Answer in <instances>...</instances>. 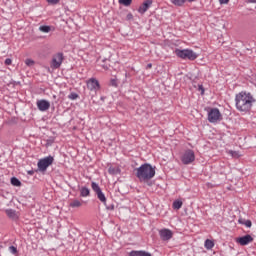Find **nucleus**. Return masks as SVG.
<instances>
[{"label":"nucleus","mask_w":256,"mask_h":256,"mask_svg":"<svg viewBox=\"0 0 256 256\" xmlns=\"http://www.w3.org/2000/svg\"><path fill=\"white\" fill-rule=\"evenodd\" d=\"M108 173H109L110 175H117V174L119 173V169H117V168H115V167H110V168L108 169Z\"/></svg>","instance_id":"nucleus-26"},{"label":"nucleus","mask_w":256,"mask_h":256,"mask_svg":"<svg viewBox=\"0 0 256 256\" xmlns=\"http://www.w3.org/2000/svg\"><path fill=\"white\" fill-rule=\"evenodd\" d=\"M110 85H111V87H118L119 80L117 79V77L111 78Z\"/></svg>","instance_id":"nucleus-25"},{"label":"nucleus","mask_w":256,"mask_h":256,"mask_svg":"<svg viewBox=\"0 0 256 256\" xmlns=\"http://www.w3.org/2000/svg\"><path fill=\"white\" fill-rule=\"evenodd\" d=\"M237 243L242 246L249 245V243H253V238L251 235L247 234L237 239Z\"/></svg>","instance_id":"nucleus-12"},{"label":"nucleus","mask_w":256,"mask_h":256,"mask_svg":"<svg viewBox=\"0 0 256 256\" xmlns=\"http://www.w3.org/2000/svg\"><path fill=\"white\" fill-rule=\"evenodd\" d=\"M133 17V15L130 14V18Z\"/></svg>","instance_id":"nucleus-43"},{"label":"nucleus","mask_w":256,"mask_h":256,"mask_svg":"<svg viewBox=\"0 0 256 256\" xmlns=\"http://www.w3.org/2000/svg\"><path fill=\"white\" fill-rule=\"evenodd\" d=\"M175 53L180 59H188L189 61H195L198 57L197 53L191 49H176Z\"/></svg>","instance_id":"nucleus-3"},{"label":"nucleus","mask_w":256,"mask_h":256,"mask_svg":"<svg viewBox=\"0 0 256 256\" xmlns=\"http://www.w3.org/2000/svg\"><path fill=\"white\" fill-rule=\"evenodd\" d=\"M5 213L9 219H12L13 221H17L19 219V215H17V211L13 209H6Z\"/></svg>","instance_id":"nucleus-14"},{"label":"nucleus","mask_w":256,"mask_h":256,"mask_svg":"<svg viewBox=\"0 0 256 256\" xmlns=\"http://www.w3.org/2000/svg\"><path fill=\"white\" fill-rule=\"evenodd\" d=\"M147 253L146 251H131L129 256H147Z\"/></svg>","instance_id":"nucleus-18"},{"label":"nucleus","mask_w":256,"mask_h":256,"mask_svg":"<svg viewBox=\"0 0 256 256\" xmlns=\"http://www.w3.org/2000/svg\"><path fill=\"white\" fill-rule=\"evenodd\" d=\"M89 195H91V190H89V188L87 187H82L80 189V196L81 197H89Z\"/></svg>","instance_id":"nucleus-16"},{"label":"nucleus","mask_w":256,"mask_h":256,"mask_svg":"<svg viewBox=\"0 0 256 256\" xmlns=\"http://www.w3.org/2000/svg\"><path fill=\"white\" fill-rule=\"evenodd\" d=\"M248 3H256V0H248Z\"/></svg>","instance_id":"nucleus-37"},{"label":"nucleus","mask_w":256,"mask_h":256,"mask_svg":"<svg viewBox=\"0 0 256 256\" xmlns=\"http://www.w3.org/2000/svg\"><path fill=\"white\" fill-rule=\"evenodd\" d=\"M151 67H153V64L149 63L147 64L146 69H151Z\"/></svg>","instance_id":"nucleus-36"},{"label":"nucleus","mask_w":256,"mask_h":256,"mask_svg":"<svg viewBox=\"0 0 256 256\" xmlns=\"http://www.w3.org/2000/svg\"><path fill=\"white\" fill-rule=\"evenodd\" d=\"M48 3H51L52 5H57L59 3V0H47Z\"/></svg>","instance_id":"nucleus-31"},{"label":"nucleus","mask_w":256,"mask_h":256,"mask_svg":"<svg viewBox=\"0 0 256 256\" xmlns=\"http://www.w3.org/2000/svg\"><path fill=\"white\" fill-rule=\"evenodd\" d=\"M36 105H37L39 111H42V112L49 111V109L51 108V102H49L48 100H45V99L38 100L36 102Z\"/></svg>","instance_id":"nucleus-11"},{"label":"nucleus","mask_w":256,"mask_h":256,"mask_svg":"<svg viewBox=\"0 0 256 256\" xmlns=\"http://www.w3.org/2000/svg\"><path fill=\"white\" fill-rule=\"evenodd\" d=\"M8 251L11 253V255L17 256V253H19V251L17 250V247L15 246H9Z\"/></svg>","instance_id":"nucleus-24"},{"label":"nucleus","mask_w":256,"mask_h":256,"mask_svg":"<svg viewBox=\"0 0 256 256\" xmlns=\"http://www.w3.org/2000/svg\"><path fill=\"white\" fill-rule=\"evenodd\" d=\"M159 235H160V239H162V241H170V239H173V231H171L167 228H163V229L159 230Z\"/></svg>","instance_id":"nucleus-10"},{"label":"nucleus","mask_w":256,"mask_h":256,"mask_svg":"<svg viewBox=\"0 0 256 256\" xmlns=\"http://www.w3.org/2000/svg\"><path fill=\"white\" fill-rule=\"evenodd\" d=\"M101 67H103V69H105V70L109 69V67L105 64H101Z\"/></svg>","instance_id":"nucleus-35"},{"label":"nucleus","mask_w":256,"mask_h":256,"mask_svg":"<svg viewBox=\"0 0 256 256\" xmlns=\"http://www.w3.org/2000/svg\"><path fill=\"white\" fill-rule=\"evenodd\" d=\"M11 63H13V60H11L10 58H7L5 60V65H11Z\"/></svg>","instance_id":"nucleus-33"},{"label":"nucleus","mask_w":256,"mask_h":256,"mask_svg":"<svg viewBox=\"0 0 256 256\" xmlns=\"http://www.w3.org/2000/svg\"><path fill=\"white\" fill-rule=\"evenodd\" d=\"M204 247L208 250L212 249L213 247H215V243L210 240V239H207L204 243Z\"/></svg>","instance_id":"nucleus-19"},{"label":"nucleus","mask_w":256,"mask_h":256,"mask_svg":"<svg viewBox=\"0 0 256 256\" xmlns=\"http://www.w3.org/2000/svg\"><path fill=\"white\" fill-rule=\"evenodd\" d=\"M28 175H33V171H29V172H28Z\"/></svg>","instance_id":"nucleus-38"},{"label":"nucleus","mask_w":256,"mask_h":256,"mask_svg":"<svg viewBox=\"0 0 256 256\" xmlns=\"http://www.w3.org/2000/svg\"><path fill=\"white\" fill-rule=\"evenodd\" d=\"M183 207V202L181 200H176L173 202V209H181Z\"/></svg>","instance_id":"nucleus-23"},{"label":"nucleus","mask_w":256,"mask_h":256,"mask_svg":"<svg viewBox=\"0 0 256 256\" xmlns=\"http://www.w3.org/2000/svg\"><path fill=\"white\" fill-rule=\"evenodd\" d=\"M87 87H88L89 91H93L94 93H97V91H99V89H101L99 80L96 78H90L87 81Z\"/></svg>","instance_id":"nucleus-9"},{"label":"nucleus","mask_w":256,"mask_h":256,"mask_svg":"<svg viewBox=\"0 0 256 256\" xmlns=\"http://www.w3.org/2000/svg\"><path fill=\"white\" fill-rule=\"evenodd\" d=\"M103 61V63H105V59L104 60H102Z\"/></svg>","instance_id":"nucleus-42"},{"label":"nucleus","mask_w":256,"mask_h":256,"mask_svg":"<svg viewBox=\"0 0 256 256\" xmlns=\"http://www.w3.org/2000/svg\"><path fill=\"white\" fill-rule=\"evenodd\" d=\"M53 161H54L53 156H48L40 159L37 164L39 171L41 172L47 171L48 167H50V165H53Z\"/></svg>","instance_id":"nucleus-6"},{"label":"nucleus","mask_w":256,"mask_h":256,"mask_svg":"<svg viewBox=\"0 0 256 256\" xmlns=\"http://www.w3.org/2000/svg\"><path fill=\"white\" fill-rule=\"evenodd\" d=\"M220 5H227L229 3V0H219Z\"/></svg>","instance_id":"nucleus-34"},{"label":"nucleus","mask_w":256,"mask_h":256,"mask_svg":"<svg viewBox=\"0 0 256 256\" xmlns=\"http://www.w3.org/2000/svg\"><path fill=\"white\" fill-rule=\"evenodd\" d=\"M238 223H239L240 225H245V227H248V228H250L251 225H253V223L251 222V220H245V219H243V218H240V219L238 220Z\"/></svg>","instance_id":"nucleus-17"},{"label":"nucleus","mask_w":256,"mask_h":256,"mask_svg":"<svg viewBox=\"0 0 256 256\" xmlns=\"http://www.w3.org/2000/svg\"><path fill=\"white\" fill-rule=\"evenodd\" d=\"M135 165H137V162H135L134 164H132V167H135Z\"/></svg>","instance_id":"nucleus-40"},{"label":"nucleus","mask_w":256,"mask_h":256,"mask_svg":"<svg viewBox=\"0 0 256 256\" xmlns=\"http://www.w3.org/2000/svg\"><path fill=\"white\" fill-rule=\"evenodd\" d=\"M69 205L72 209H79V207L83 206V201L74 199L70 202Z\"/></svg>","instance_id":"nucleus-15"},{"label":"nucleus","mask_w":256,"mask_h":256,"mask_svg":"<svg viewBox=\"0 0 256 256\" xmlns=\"http://www.w3.org/2000/svg\"><path fill=\"white\" fill-rule=\"evenodd\" d=\"M11 185H13L14 187H21V181L17 179V177H12Z\"/></svg>","instance_id":"nucleus-20"},{"label":"nucleus","mask_w":256,"mask_h":256,"mask_svg":"<svg viewBox=\"0 0 256 256\" xmlns=\"http://www.w3.org/2000/svg\"><path fill=\"white\" fill-rule=\"evenodd\" d=\"M120 5H125V7H129V0H119Z\"/></svg>","instance_id":"nucleus-29"},{"label":"nucleus","mask_w":256,"mask_h":256,"mask_svg":"<svg viewBox=\"0 0 256 256\" xmlns=\"http://www.w3.org/2000/svg\"><path fill=\"white\" fill-rule=\"evenodd\" d=\"M107 211H113V209H115V205L111 204V205H105Z\"/></svg>","instance_id":"nucleus-30"},{"label":"nucleus","mask_w":256,"mask_h":256,"mask_svg":"<svg viewBox=\"0 0 256 256\" xmlns=\"http://www.w3.org/2000/svg\"><path fill=\"white\" fill-rule=\"evenodd\" d=\"M91 187L92 191L97 195V199H99L103 205H107V197H105V193H103L99 184H97V182H92Z\"/></svg>","instance_id":"nucleus-4"},{"label":"nucleus","mask_w":256,"mask_h":256,"mask_svg":"<svg viewBox=\"0 0 256 256\" xmlns=\"http://www.w3.org/2000/svg\"><path fill=\"white\" fill-rule=\"evenodd\" d=\"M199 91H201V95L205 94V88H203V85H199Z\"/></svg>","instance_id":"nucleus-32"},{"label":"nucleus","mask_w":256,"mask_h":256,"mask_svg":"<svg viewBox=\"0 0 256 256\" xmlns=\"http://www.w3.org/2000/svg\"><path fill=\"white\" fill-rule=\"evenodd\" d=\"M223 119V115H221V111L218 108H211L208 111V121L209 123H218Z\"/></svg>","instance_id":"nucleus-5"},{"label":"nucleus","mask_w":256,"mask_h":256,"mask_svg":"<svg viewBox=\"0 0 256 256\" xmlns=\"http://www.w3.org/2000/svg\"><path fill=\"white\" fill-rule=\"evenodd\" d=\"M255 101V98L249 92L242 91L235 96L236 109L241 113H249Z\"/></svg>","instance_id":"nucleus-1"},{"label":"nucleus","mask_w":256,"mask_h":256,"mask_svg":"<svg viewBox=\"0 0 256 256\" xmlns=\"http://www.w3.org/2000/svg\"><path fill=\"white\" fill-rule=\"evenodd\" d=\"M181 161L184 165H191L195 161V152L191 149L186 150L181 157Z\"/></svg>","instance_id":"nucleus-7"},{"label":"nucleus","mask_w":256,"mask_h":256,"mask_svg":"<svg viewBox=\"0 0 256 256\" xmlns=\"http://www.w3.org/2000/svg\"><path fill=\"white\" fill-rule=\"evenodd\" d=\"M68 99H71V101H75L76 99H79V94L72 92L69 94Z\"/></svg>","instance_id":"nucleus-27"},{"label":"nucleus","mask_w":256,"mask_h":256,"mask_svg":"<svg viewBox=\"0 0 256 256\" xmlns=\"http://www.w3.org/2000/svg\"><path fill=\"white\" fill-rule=\"evenodd\" d=\"M151 5H153V0L144 1L138 9L139 13H145L149 9V7H151Z\"/></svg>","instance_id":"nucleus-13"},{"label":"nucleus","mask_w":256,"mask_h":256,"mask_svg":"<svg viewBox=\"0 0 256 256\" xmlns=\"http://www.w3.org/2000/svg\"><path fill=\"white\" fill-rule=\"evenodd\" d=\"M185 1L186 0H171V3L176 7H183V5H185Z\"/></svg>","instance_id":"nucleus-22"},{"label":"nucleus","mask_w":256,"mask_h":256,"mask_svg":"<svg viewBox=\"0 0 256 256\" xmlns=\"http://www.w3.org/2000/svg\"><path fill=\"white\" fill-rule=\"evenodd\" d=\"M136 177L141 182L151 181L155 177V168L151 164L145 163L136 169Z\"/></svg>","instance_id":"nucleus-2"},{"label":"nucleus","mask_w":256,"mask_h":256,"mask_svg":"<svg viewBox=\"0 0 256 256\" xmlns=\"http://www.w3.org/2000/svg\"><path fill=\"white\" fill-rule=\"evenodd\" d=\"M25 65H27V67H33V65H35V61H33L32 59H26Z\"/></svg>","instance_id":"nucleus-28"},{"label":"nucleus","mask_w":256,"mask_h":256,"mask_svg":"<svg viewBox=\"0 0 256 256\" xmlns=\"http://www.w3.org/2000/svg\"><path fill=\"white\" fill-rule=\"evenodd\" d=\"M39 31H41V33H50L51 26L42 25L39 27Z\"/></svg>","instance_id":"nucleus-21"},{"label":"nucleus","mask_w":256,"mask_h":256,"mask_svg":"<svg viewBox=\"0 0 256 256\" xmlns=\"http://www.w3.org/2000/svg\"><path fill=\"white\" fill-rule=\"evenodd\" d=\"M63 53H57L52 57V61L50 63L51 69H59L61 65H63Z\"/></svg>","instance_id":"nucleus-8"},{"label":"nucleus","mask_w":256,"mask_h":256,"mask_svg":"<svg viewBox=\"0 0 256 256\" xmlns=\"http://www.w3.org/2000/svg\"><path fill=\"white\" fill-rule=\"evenodd\" d=\"M194 1H197V0H188L189 3H193Z\"/></svg>","instance_id":"nucleus-39"},{"label":"nucleus","mask_w":256,"mask_h":256,"mask_svg":"<svg viewBox=\"0 0 256 256\" xmlns=\"http://www.w3.org/2000/svg\"><path fill=\"white\" fill-rule=\"evenodd\" d=\"M132 1H133V0H129V4H130V5H131Z\"/></svg>","instance_id":"nucleus-41"}]
</instances>
